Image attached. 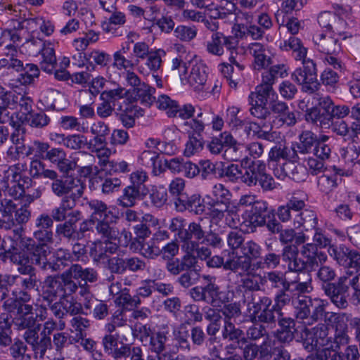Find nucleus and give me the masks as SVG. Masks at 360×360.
<instances>
[{
  "label": "nucleus",
  "instance_id": "f257e3e1",
  "mask_svg": "<svg viewBox=\"0 0 360 360\" xmlns=\"http://www.w3.org/2000/svg\"><path fill=\"white\" fill-rule=\"evenodd\" d=\"M335 277V270L330 266L321 265L316 272V278L322 283V289L330 301L339 309L347 308L351 288V300L360 304V273L353 274L348 270L337 282L332 283Z\"/></svg>",
  "mask_w": 360,
  "mask_h": 360
},
{
  "label": "nucleus",
  "instance_id": "f03ea898",
  "mask_svg": "<svg viewBox=\"0 0 360 360\" xmlns=\"http://www.w3.org/2000/svg\"><path fill=\"white\" fill-rule=\"evenodd\" d=\"M20 53L13 44L6 46L4 58L0 59V70L2 68L12 69L16 72H20L18 81L22 85L32 84L36 78L39 76L40 70L38 66L33 63H26L20 59Z\"/></svg>",
  "mask_w": 360,
  "mask_h": 360
},
{
  "label": "nucleus",
  "instance_id": "7ed1b4c3",
  "mask_svg": "<svg viewBox=\"0 0 360 360\" xmlns=\"http://www.w3.org/2000/svg\"><path fill=\"white\" fill-rule=\"evenodd\" d=\"M78 289V283L71 280L65 270L60 275L46 277L44 281L42 297L50 304L57 297L60 299L68 297L75 293Z\"/></svg>",
  "mask_w": 360,
  "mask_h": 360
},
{
  "label": "nucleus",
  "instance_id": "20e7f679",
  "mask_svg": "<svg viewBox=\"0 0 360 360\" xmlns=\"http://www.w3.org/2000/svg\"><path fill=\"white\" fill-rule=\"evenodd\" d=\"M57 328V323L53 319H49L43 324V329L40 333L41 324L38 323L35 329L28 330L22 337L25 342L30 345L34 352L35 359H43L48 349L51 348V339L50 335Z\"/></svg>",
  "mask_w": 360,
  "mask_h": 360
},
{
  "label": "nucleus",
  "instance_id": "39448f33",
  "mask_svg": "<svg viewBox=\"0 0 360 360\" xmlns=\"http://www.w3.org/2000/svg\"><path fill=\"white\" fill-rule=\"evenodd\" d=\"M242 255H233L232 261L229 267L237 270L238 276L248 274L252 267V261L261 257L262 248L255 241L250 240L245 242L241 249Z\"/></svg>",
  "mask_w": 360,
  "mask_h": 360
},
{
  "label": "nucleus",
  "instance_id": "423d86ee",
  "mask_svg": "<svg viewBox=\"0 0 360 360\" xmlns=\"http://www.w3.org/2000/svg\"><path fill=\"white\" fill-rule=\"evenodd\" d=\"M250 172L245 179V184L248 187L259 186L264 191H271L276 188L273 176L267 172L266 164L261 160L250 163Z\"/></svg>",
  "mask_w": 360,
  "mask_h": 360
},
{
  "label": "nucleus",
  "instance_id": "0eeeda50",
  "mask_svg": "<svg viewBox=\"0 0 360 360\" xmlns=\"http://www.w3.org/2000/svg\"><path fill=\"white\" fill-rule=\"evenodd\" d=\"M20 248L29 253V258L32 265H36L44 271L49 270V262L48 256L51 253L49 245L37 244V242L30 237L19 236Z\"/></svg>",
  "mask_w": 360,
  "mask_h": 360
},
{
  "label": "nucleus",
  "instance_id": "6e6552de",
  "mask_svg": "<svg viewBox=\"0 0 360 360\" xmlns=\"http://www.w3.org/2000/svg\"><path fill=\"white\" fill-rule=\"evenodd\" d=\"M302 67L295 70L291 77L296 83L302 85L303 91L313 94L319 89L320 86L317 79L316 63L308 58L302 61Z\"/></svg>",
  "mask_w": 360,
  "mask_h": 360
},
{
  "label": "nucleus",
  "instance_id": "1a4fd4ad",
  "mask_svg": "<svg viewBox=\"0 0 360 360\" xmlns=\"http://www.w3.org/2000/svg\"><path fill=\"white\" fill-rule=\"evenodd\" d=\"M311 289L310 282L289 281L281 289L277 290L274 302L281 309L291 301L292 304L301 294L309 292Z\"/></svg>",
  "mask_w": 360,
  "mask_h": 360
},
{
  "label": "nucleus",
  "instance_id": "9d476101",
  "mask_svg": "<svg viewBox=\"0 0 360 360\" xmlns=\"http://www.w3.org/2000/svg\"><path fill=\"white\" fill-rule=\"evenodd\" d=\"M51 189L56 196L65 198L70 195L69 198L75 201L82 196L84 186L79 179L68 176L59 178L55 182H52Z\"/></svg>",
  "mask_w": 360,
  "mask_h": 360
},
{
  "label": "nucleus",
  "instance_id": "9b49d317",
  "mask_svg": "<svg viewBox=\"0 0 360 360\" xmlns=\"http://www.w3.org/2000/svg\"><path fill=\"white\" fill-rule=\"evenodd\" d=\"M330 256L345 269H359L360 252L345 245H332L328 250Z\"/></svg>",
  "mask_w": 360,
  "mask_h": 360
},
{
  "label": "nucleus",
  "instance_id": "f8f14e48",
  "mask_svg": "<svg viewBox=\"0 0 360 360\" xmlns=\"http://www.w3.org/2000/svg\"><path fill=\"white\" fill-rule=\"evenodd\" d=\"M30 44L38 49V52L41 56L39 63L41 69L47 73H53L57 66L53 44L40 39H33L30 41Z\"/></svg>",
  "mask_w": 360,
  "mask_h": 360
},
{
  "label": "nucleus",
  "instance_id": "ddd939ff",
  "mask_svg": "<svg viewBox=\"0 0 360 360\" xmlns=\"http://www.w3.org/2000/svg\"><path fill=\"white\" fill-rule=\"evenodd\" d=\"M238 44L237 37L226 36L222 32H214L209 41H207V51L214 56H221L224 55L225 49L227 51L235 50Z\"/></svg>",
  "mask_w": 360,
  "mask_h": 360
},
{
  "label": "nucleus",
  "instance_id": "4468645a",
  "mask_svg": "<svg viewBox=\"0 0 360 360\" xmlns=\"http://www.w3.org/2000/svg\"><path fill=\"white\" fill-rule=\"evenodd\" d=\"M274 176L281 180L285 177L295 182H304L308 177V170L302 164L296 163L295 160L284 162L274 169Z\"/></svg>",
  "mask_w": 360,
  "mask_h": 360
},
{
  "label": "nucleus",
  "instance_id": "2eb2a0df",
  "mask_svg": "<svg viewBox=\"0 0 360 360\" xmlns=\"http://www.w3.org/2000/svg\"><path fill=\"white\" fill-rule=\"evenodd\" d=\"M307 197H299L297 194H293L286 202L285 205L278 207L277 215L279 220L283 223L294 221V217L304 210Z\"/></svg>",
  "mask_w": 360,
  "mask_h": 360
},
{
  "label": "nucleus",
  "instance_id": "dca6fc26",
  "mask_svg": "<svg viewBox=\"0 0 360 360\" xmlns=\"http://www.w3.org/2000/svg\"><path fill=\"white\" fill-rule=\"evenodd\" d=\"M245 221L252 228L262 227L266 224V218L274 214V210L269 207L266 201L257 199L249 210H246Z\"/></svg>",
  "mask_w": 360,
  "mask_h": 360
},
{
  "label": "nucleus",
  "instance_id": "f3484780",
  "mask_svg": "<svg viewBox=\"0 0 360 360\" xmlns=\"http://www.w3.org/2000/svg\"><path fill=\"white\" fill-rule=\"evenodd\" d=\"M41 160L51 162L61 173L68 174L70 160L67 158V153L63 148L51 147L49 143L44 142Z\"/></svg>",
  "mask_w": 360,
  "mask_h": 360
},
{
  "label": "nucleus",
  "instance_id": "a211bd4d",
  "mask_svg": "<svg viewBox=\"0 0 360 360\" xmlns=\"http://www.w3.org/2000/svg\"><path fill=\"white\" fill-rule=\"evenodd\" d=\"M311 154L316 158L309 156L307 160V165L311 174L317 175L323 171L325 161L330 156L331 148L323 141H317Z\"/></svg>",
  "mask_w": 360,
  "mask_h": 360
},
{
  "label": "nucleus",
  "instance_id": "6ab92c4d",
  "mask_svg": "<svg viewBox=\"0 0 360 360\" xmlns=\"http://www.w3.org/2000/svg\"><path fill=\"white\" fill-rule=\"evenodd\" d=\"M32 184V180L30 176H24L20 179H11L10 174H6L1 181V188L9 196L18 200L24 195L25 189H29Z\"/></svg>",
  "mask_w": 360,
  "mask_h": 360
},
{
  "label": "nucleus",
  "instance_id": "aec40b11",
  "mask_svg": "<svg viewBox=\"0 0 360 360\" xmlns=\"http://www.w3.org/2000/svg\"><path fill=\"white\" fill-rule=\"evenodd\" d=\"M281 256L287 264L289 271L300 273L314 270L311 266H308L304 258L299 257V250L295 245H285L283 248Z\"/></svg>",
  "mask_w": 360,
  "mask_h": 360
},
{
  "label": "nucleus",
  "instance_id": "412c9836",
  "mask_svg": "<svg viewBox=\"0 0 360 360\" xmlns=\"http://www.w3.org/2000/svg\"><path fill=\"white\" fill-rule=\"evenodd\" d=\"M82 218V213L80 210H72L69 214V219L56 226V234L60 238H63L68 241H79L77 223Z\"/></svg>",
  "mask_w": 360,
  "mask_h": 360
},
{
  "label": "nucleus",
  "instance_id": "4be33fe9",
  "mask_svg": "<svg viewBox=\"0 0 360 360\" xmlns=\"http://www.w3.org/2000/svg\"><path fill=\"white\" fill-rule=\"evenodd\" d=\"M299 158L292 147H288L285 143H278L274 146L268 155V163L272 170L282 165L283 162L296 160Z\"/></svg>",
  "mask_w": 360,
  "mask_h": 360
},
{
  "label": "nucleus",
  "instance_id": "5701e85b",
  "mask_svg": "<svg viewBox=\"0 0 360 360\" xmlns=\"http://www.w3.org/2000/svg\"><path fill=\"white\" fill-rule=\"evenodd\" d=\"M175 207L179 212H188L195 214H202L205 210L204 199L198 193L191 195H181L174 200Z\"/></svg>",
  "mask_w": 360,
  "mask_h": 360
},
{
  "label": "nucleus",
  "instance_id": "b1692460",
  "mask_svg": "<svg viewBox=\"0 0 360 360\" xmlns=\"http://www.w3.org/2000/svg\"><path fill=\"white\" fill-rule=\"evenodd\" d=\"M205 231L200 221L191 222L185 231L180 234V241L182 243L183 249L193 250L197 247V243L202 240Z\"/></svg>",
  "mask_w": 360,
  "mask_h": 360
},
{
  "label": "nucleus",
  "instance_id": "393cba45",
  "mask_svg": "<svg viewBox=\"0 0 360 360\" xmlns=\"http://www.w3.org/2000/svg\"><path fill=\"white\" fill-rule=\"evenodd\" d=\"M207 67L202 62L193 64L189 75H181V82L184 85L188 84L195 89H201L207 79Z\"/></svg>",
  "mask_w": 360,
  "mask_h": 360
},
{
  "label": "nucleus",
  "instance_id": "a878e982",
  "mask_svg": "<svg viewBox=\"0 0 360 360\" xmlns=\"http://www.w3.org/2000/svg\"><path fill=\"white\" fill-rule=\"evenodd\" d=\"M316 49L326 55H336L341 51L338 37H335L330 32L316 34L314 38Z\"/></svg>",
  "mask_w": 360,
  "mask_h": 360
},
{
  "label": "nucleus",
  "instance_id": "bb28decb",
  "mask_svg": "<svg viewBox=\"0 0 360 360\" xmlns=\"http://www.w3.org/2000/svg\"><path fill=\"white\" fill-rule=\"evenodd\" d=\"M250 53L253 56V67L255 70L265 69L271 63L270 51L264 44L255 42L249 46Z\"/></svg>",
  "mask_w": 360,
  "mask_h": 360
},
{
  "label": "nucleus",
  "instance_id": "cd10ccee",
  "mask_svg": "<svg viewBox=\"0 0 360 360\" xmlns=\"http://www.w3.org/2000/svg\"><path fill=\"white\" fill-rule=\"evenodd\" d=\"M238 273L229 272L227 274V279L229 285H236L238 290L257 291L260 290V285L257 280L251 277L252 269L248 274L238 276Z\"/></svg>",
  "mask_w": 360,
  "mask_h": 360
},
{
  "label": "nucleus",
  "instance_id": "c85d7f7f",
  "mask_svg": "<svg viewBox=\"0 0 360 360\" xmlns=\"http://www.w3.org/2000/svg\"><path fill=\"white\" fill-rule=\"evenodd\" d=\"M197 263L195 256L185 254L181 259H170L166 264V269L173 275L177 276L180 273L191 270Z\"/></svg>",
  "mask_w": 360,
  "mask_h": 360
},
{
  "label": "nucleus",
  "instance_id": "c756f323",
  "mask_svg": "<svg viewBox=\"0 0 360 360\" xmlns=\"http://www.w3.org/2000/svg\"><path fill=\"white\" fill-rule=\"evenodd\" d=\"M271 122L259 124L254 122H248L244 125V131L248 136H257L259 139L272 141L275 138L276 132H272Z\"/></svg>",
  "mask_w": 360,
  "mask_h": 360
},
{
  "label": "nucleus",
  "instance_id": "7c9ffc66",
  "mask_svg": "<svg viewBox=\"0 0 360 360\" xmlns=\"http://www.w3.org/2000/svg\"><path fill=\"white\" fill-rule=\"evenodd\" d=\"M279 329L276 333V338L281 343H290L295 338V322L291 318L281 317L278 319Z\"/></svg>",
  "mask_w": 360,
  "mask_h": 360
},
{
  "label": "nucleus",
  "instance_id": "2f4dec72",
  "mask_svg": "<svg viewBox=\"0 0 360 360\" xmlns=\"http://www.w3.org/2000/svg\"><path fill=\"white\" fill-rule=\"evenodd\" d=\"M236 10V6L233 1L221 0L217 5L212 3L210 8V16L214 20L234 18Z\"/></svg>",
  "mask_w": 360,
  "mask_h": 360
},
{
  "label": "nucleus",
  "instance_id": "473e14b6",
  "mask_svg": "<svg viewBox=\"0 0 360 360\" xmlns=\"http://www.w3.org/2000/svg\"><path fill=\"white\" fill-rule=\"evenodd\" d=\"M283 51H291L292 56L296 60H305L307 58V49L304 46L302 41L296 37H290L288 39L284 40L280 44Z\"/></svg>",
  "mask_w": 360,
  "mask_h": 360
},
{
  "label": "nucleus",
  "instance_id": "72a5a7b5",
  "mask_svg": "<svg viewBox=\"0 0 360 360\" xmlns=\"http://www.w3.org/2000/svg\"><path fill=\"white\" fill-rule=\"evenodd\" d=\"M53 259L49 262V270L51 271H60L74 262L68 249L59 248L56 249L52 255Z\"/></svg>",
  "mask_w": 360,
  "mask_h": 360
},
{
  "label": "nucleus",
  "instance_id": "f704fd0d",
  "mask_svg": "<svg viewBox=\"0 0 360 360\" xmlns=\"http://www.w3.org/2000/svg\"><path fill=\"white\" fill-rule=\"evenodd\" d=\"M317 143L316 135L311 131H304L300 135V142L293 145L292 147L298 154L306 155L311 154Z\"/></svg>",
  "mask_w": 360,
  "mask_h": 360
},
{
  "label": "nucleus",
  "instance_id": "c9c22d12",
  "mask_svg": "<svg viewBox=\"0 0 360 360\" xmlns=\"http://www.w3.org/2000/svg\"><path fill=\"white\" fill-rule=\"evenodd\" d=\"M66 270L71 280L82 279L90 283H94L98 280V273L93 268L84 269L79 264H72Z\"/></svg>",
  "mask_w": 360,
  "mask_h": 360
},
{
  "label": "nucleus",
  "instance_id": "e433bc0d",
  "mask_svg": "<svg viewBox=\"0 0 360 360\" xmlns=\"http://www.w3.org/2000/svg\"><path fill=\"white\" fill-rule=\"evenodd\" d=\"M86 205L90 211V218L95 221L100 219H108L110 217H114L108 205L101 200H90L87 201Z\"/></svg>",
  "mask_w": 360,
  "mask_h": 360
},
{
  "label": "nucleus",
  "instance_id": "4c0bfd02",
  "mask_svg": "<svg viewBox=\"0 0 360 360\" xmlns=\"http://www.w3.org/2000/svg\"><path fill=\"white\" fill-rule=\"evenodd\" d=\"M278 98L277 94L270 86L259 85L256 88L255 92H252L249 96V99L252 102H256L261 105H270L274 100Z\"/></svg>",
  "mask_w": 360,
  "mask_h": 360
},
{
  "label": "nucleus",
  "instance_id": "58836bf2",
  "mask_svg": "<svg viewBox=\"0 0 360 360\" xmlns=\"http://www.w3.org/2000/svg\"><path fill=\"white\" fill-rule=\"evenodd\" d=\"M13 98V91H7L0 86V123H7L13 117V113L9 110L11 109Z\"/></svg>",
  "mask_w": 360,
  "mask_h": 360
},
{
  "label": "nucleus",
  "instance_id": "ea45409f",
  "mask_svg": "<svg viewBox=\"0 0 360 360\" xmlns=\"http://www.w3.org/2000/svg\"><path fill=\"white\" fill-rule=\"evenodd\" d=\"M204 287V294L205 296V302L216 306L217 302L227 303L231 300L229 297L230 292H224L220 290L219 286L216 285H205Z\"/></svg>",
  "mask_w": 360,
  "mask_h": 360
},
{
  "label": "nucleus",
  "instance_id": "a19ab883",
  "mask_svg": "<svg viewBox=\"0 0 360 360\" xmlns=\"http://www.w3.org/2000/svg\"><path fill=\"white\" fill-rule=\"evenodd\" d=\"M166 55V52L162 49L153 51L146 57L145 65L147 69L140 66L139 71L141 74L149 75L150 73H157L162 66V58Z\"/></svg>",
  "mask_w": 360,
  "mask_h": 360
},
{
  "label": "nucleus",
  "instance_id": "79ce46f5",
  "mask_svg": "<svg viewBox=\"0 0 360 360\" xmlns=\"http://www.w3.org/2000/svg\"><path fill=\"white\" fill-rule=\"evenodd\" d=\"M318 225L316 213L310 209H304L294 217L293 226L295 229L303 226L306 231L314 229Z\"/></svg>",
  "mask_w": 360,
  "mask_h": 360
},
{
  "label": "nucleus",
  "instance_id": "37998d69",
  "mask_svg": "<svg viewBox=\"0 0 360 360\" xmlns=\"http://www.w3.org/2000/svg\"><path fill=\"white\" fill-rule=\"evenodd\" d=\"M17 205L11 199L3 198L0 201V220L7 226L0 229L9 230L14 226L13 212Z\"/></svg>",
  "mask_w": 360,
  "mask_h": 360
},
{
  "label": "nucleus",
  "instance_id": "c03bdc74",
  "mask_svg": "<svg viewBox=\"0 0 360 360\" xmlns=\"http://www.w3.org/2000/svg\"><path fill=\"white\" fill-rule=\"evenodd\" d=\"M304 117L308 123L323 129L330 128V124H331L329 120L330 116L324 112H321L320 108L317 106L307 109Z\"/></svg>",
  "mask_w": 360,
  "mask_h": 360
},
{
  "label": "nucleus",
  "instance_id": "a18cd8bd",
  "mask_svg": "<svg viewBox=\"0 0 360 360\" xmlns=\"http://www.w3.org/2000/svg\"><path fill=\"white\" fill-rule=\"evenodd\" d=\"M155 89L146 83H142L133 90L134 98L144 106L149 107L155 101Z\"/></svg>",
  "mask_w": 360,
  "mask_h": 360
},
{
  "label": "nucleus",
  "instance_id": "49530a36",
  "mask_svg": "<svg viewBox=\"0 0 360 360\" xmlns=\"http://www.w3.org/2000/svg\"><path fill=\"white\" fill-rule=\"evenodd\" d=\"M142 191L129 185L124 188L122 194L117 199V204L124 208L134 207Z\"/></svg>",
  "mask_w": 360,
  "mask_h": 360
},
{
  "label": "nucleus",
  "instance_id": "de8ad7c7",
  "mask_svg": "<svg viewBox=\"0 0 360 360\" xmlns=\"http://www.w3.org/2000/svg\"><path fill=\"white\" fill-rule=\"evenodd\" d=\"M311 302L312 300L305 295L298 296L294 302L296 318L300 319L303 324L305 321H308L310 316Z\"/></svg>",
  "mask_w": 360,
  "mask_h": 360
},
{
  "label": "nucleus",
  "instance_id": "09e8293b",
  "mask_svg": "<svg viewBox=\"0 0 360 360\" xmlns=\"http://www.w3.org/2000/svg\"><path fill=\"white\" fill-rule=\"evenodd\" d=\"M210 217L214 221H221L226 216H231L234 210L231 207V202H210Z\"/></svg>",
  "mask_w": 360,
  "mask_h": 360
},
{
  "label": "nucleus",
  "instance_id": "8fccbe9b",
  "mask_svg": "<svg viewBox=\"0 0 360 360\" xmlns=\"http://www.w3.org/2000/svg\"><path fill=\"white\" fill-rule=\"evenodd\" d=\"M283 316L282 309L275 303L271 307H266L256 316V321L267 324H275Z\"/></svg>",
  "mask_w": 360,
  "mask_h": 360
},
{
  "label": "nucleus",
  "instance_id": "3c124183",
  "mask_svg": "<svg viewBox=\"0 0 360 360\" xmlns=\"http://www.w3.org/2000/svg\"><path fill=\"white\" fill-rule=\"evenodd\" d=\"M250 164L243 167V169H240L238 165L231 164L223 169V176L227 178L233 183H236L240 181L245 184V179L248 172H250Z\"/></svg>",
  "mask_w": 360,
  "mask_h": 360
},
{
  "label": "nucleus",
  "instance_id": "603ef678",
  "mask_svg": "<svg viewBox=\"0 0 360 360\" xmlns=\"http://www.w3.org/2000/svg\"><path fill=\"white\" fill-rule=\"evenodd\" d=\"M10 316L8 314L2 313L0 315V347H10L12 342V329Z\"/></svg>",
  "mask_w": 360,
  "mask_h": 360
},
{
  "label": "nucleus",
  "instance_id": "864d4df0",
  "mask_svg": "<svg viewBox=\"0 0 360 360\" xmlns=\"http://www.w3.org/2000/svg\"><path fill=\"white\" fill-rule=\"evenodd\" d=\"M311 304L310 316L308 321H304V325H312L318 321H321L325 318L328 314L326 311L327 302L320 299L312 300Z\"/></svg>",
  "mask_w": 360,
  "mask_h": 360
},
{
  "label": "nucleus",
  "instance_id": "5fc2aeb1",
  "mask_svg": "<svg viewBox=\"0 0 360 360\" xmlns=\"http://www.w3.org/2000/svg\"><path fill=\"white\" fill-rule=\"evenodd\" d=\"M167 335L168 332L165 330L153 332L148 341L150 349L156 354L166 351L169 341Z\"/></svg>",
  "mask_w": 360,
  "mask_h": 360
},
{
  "label": "nucleus",
  "instance_id": "6e6d98bb",
  "mask_svg": "<svg viewBox=\"0 0 360 360\" xmlns=\"http://www.w3.org/2000/svg\"><path fill=\"white\" fill-rule=\"evenodd\" d=\"M95 230L101 238L108 240H116L119 235L118 229L115 226H112L108 219L96 221Z\"/></svg>",
  "mask_w": 360,
  "mask_h": 360
},
{
  "label": "nucleus",
  "instance_id": "4d7b16f0",
  "mask_svg": "<svg viewBox=\"0 0 360 360\" xmlns=\"http://www.w3.org/2000/svg\"><path fill=\"white\" fill-rule=\"evenodd\" d=\"M126 22V17L124 13L113 11L112 15L108 19V22H104L102 24V28L106 33H111L114 36H120L122 33L118 32V30L115 27V25H122Z\"/></svg>",
  "mask_w": 360,
  "mask_h": 360
},
{
  "label": "nucleus",
  "instance_id": "13d9d810",
  "mask_svg": "<svg viewBox=\"0 0 360 360\" xmlns=\"http://www.w3.org/2000/svg\"><path fill=\"white\" fill-rule=\"evenodd\" d=\"M14 278L13 280V285L15 283H19L20 288L30 290L37 287V277L36 269H32L27 273L19 274V275H13Z\"/></svg>",
  "mask_w": 360,
  "mask_h": 360
},
{
  "label": "nucleus",
  "instance_id": "bf43d9fd",
  "mask_svg": "<svg viewBox=\"0 0 360 360\" xmlns=\"http://www.w3.org/2000/svg\"><path fill=\"white\" fill-rule=\"evenodd\" d=\"M75 203L71 204L68 198H63L60 205L52 209L51 215L53 221L61 222L69 219L70 212L73 210Z\"/></svg>",
  "mask_w": 360,
  "mask_h": 360
},
{
  "label": "nucleus",
  "instance_id": "052dcab7",
  "mask_svg": "<svg viewBox=\"0 0 360 360\" xmlns=\"http://www.w3.org/2000/svg\"><path fill=\"white\" fill-rule=\"evenodd\" d=\"M244 152H245V146L237 141L224 149L223 156L228 161L237 162L241 160L242 164L244 162L247 163V157L245 156Z\"/></svg>",
  "mask_w": 360,
  "mask_h": 360
},
{
  "label": "nucleus",
  "instance_id": "680f3d73",
  "mask_svg": "<svg viewBox=\"0 0 360 360\" xmlns=\"http://www.w3.org/2000/svg\"><path fill=\"white\" fill-rule=\"evenodd\" d=\"M53 344L56 350L54 356L58 354L65 355V350L69 347H73L71 336L65 332H58L53 335Z\"/></svg>",
  "mask_w": 360,
  "mask_h": 360
},
{
  "label": "nucleus",
  "instance_id": "e2e57ef3",
  "mask_svg": "<svg viewBox=\"0 0 360 360\" xmlns=\"http://www.w3.org/2000/svg\"><path fill=\"white\" fill-rule=\"evenodd\" d=\"M10 261L16 265L17 271L20 274L27 273L29 271L35 269L30 263L29 256L22 252H11L10 253Z\"/></svg>",
  "mask_w": 360,
  "mask_h": 360
},
{
  "label": "nucleus",
  "instance_id": "0e129e2a",
  "mask_svg": "<svg viewBox=\"0 0 360 360\" xmlns=\"http://www.w3.org/2000/svg\"><path fill=\"white\" fill-rule=\"evenodd\" d=\"M25 121L32 128L42 129L48 126L51 118L43 111H32L26 117Z\"/></svg>",
  "mask_w": 360,
  "mask_h": 360
},
{
  "label": "nucleus",
  "instance_id": "69168bd1",
  "mask_svg": "<svg viewBox=\"0 0 360 360\" xmlns=\"http://www.w3.org/2000/svg\"><path fill=\"white\" fill-rule=\"evenodd\" d=\"M9 354L13 360H31L27 345L20 340H15L9 347Z\"/></svg>",
  "mask_w": 360,
  "mask_h": 360
},
{
  "label": "nucleus",
  "instance_id": "338daca9",
  "mask_svg": "<svg viewBox=\"0 0 360 360\" xmlns=\"http://www.w3.org/2000/svg\"><path fill=\"white\" fill-rule=\"evenodd\" d=\"M13 98L11 109H15L19 106L20 111L25 115V117L32 111L33 101L31 98L15 91H13Z\"/></svg>",
  "mask_w": 360,
  "mask_h": 360
},
{
  "label": "nucleus",
  "instance_id": "774afa93",
  "mask_svg": "<svg viewBox=\"0 0 360 360\" xmlns=\"http://www.w3.org/2000/svg\"><path fill=\"white\" fill-rule=\"evenodd\" d=\"M272 300L267 296L259 297L257 301L248 302V311L252 321H256V316L262 311V309L266 307H271Z\"/></svg>",
  "mask_w": 360,
  "mask_h": 360
}]
</instances>
